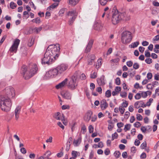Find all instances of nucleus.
<instances>
[{"mask_svg": "<svg viewBox=\"0 0 159 159\" xmlns=\"http://www.w3.org/2000/svg\"><path fill=\"white\" fill-rule=\"evenodd\" d=\"M15 95V91L12 87H7L3 91L0 95V105L2 111L7 112L10 110L12 105L10 98Z\"/></svg>", "mask_w": 159, "mask_h": 159, "instance_id": "1", "label": "nucleus"}, {"mask_svg": "<svg viewBox=\"0 0 159 159\" xmlns=\"http://www.w3.org/2000/svg\"><path fill=\"white\" fill-rule=\"evenodd\" d=\"M60 50L59 44L50 45L46 49L43 58L41 59L42 64H51L58 57Z\"/></svg>", "mask_w": 159, "mask_h": 159, "instance_id": "2", "label": "nucleus"}, {"mask_svg": "<svg viewBox=\"0 0 159 159\" xmlns=\"http://www.w3.org/2000/svg\"><path fill=\"white\" fill-rule=\"evenodd\" d=\"M38 68L37 65L34 63L29 64V70H27V67L23 66L21 68L22 74L25 79H28L31 77L36 73Z\"/></svg>", "mask_w": 159, "mask_h": 159, "instance_id": "3", "label": "nucleus"}, {"mask_svg": "<svg viewBox=\"0 0 159 159\" xmlns=\"http://www.w3.org/2000/svg\"><path fill=\"white\" fill-rule=\"evenodd\" d=\"M112 12L113 13L111 21L114 25H116L122 20L124 19L126 16L125 13L119 12L117 10Z\"/></svg>", "mask_w": 159, "mask_h": 159, "instance_id": "4", "label": "nucleus"}, {"mask_svg": "<svg viewBox=\"0 0 159 159\" xmlns=\"http://www.w3.org/2000/svg\"><path fill=\"white\" fill-rule=\"evenodd\" d=\"M79 75L77 73H75L69 81L67 86L68 88L72 90L75 89L78 84V79Z\"/></svg>", "mask_w": 159, "mask_h": 159, "instance_id": "5", "label": "nucleus"}, {"mask_svg": "<svg viewBox=\"0 0 159 159\" xmlns=\"http://www.w3.org/2000/svg\"><path fill=\"white\" fill-rule=\"evenodd\" d=\"M131 33L129 31H125L122 34L121 40L122 42L125 44L130 43L132 39Z\"/></svg>", "mask_w": 159, "mask_h": 159, "instance_id": "6", "label": "nucleus"}, {"mask_svg": "<svg viewBox=\"0 0 159 159\" xmlns=\"http://www.w3.org/2000/svg\"><path fill=\"white\" fill-rule=\"evenodd\" d=\"M78 13L75 10H72L69 11L66 15V16H70L69 20V24L71 25L76 18Z\"/></svg>", "mask_w": 159, "mask_h": 159, "instance_id": "7", "label": "nucleus"}, {"mask_svg": "<svg viewBox=\"0 0 159 159\" xmlns=\"http://www.w3.org/2000/svg\"><path fill=\"white\" fill-rule=\"evenodd\" d=\"M58 74V70L57 68L52 69L47 72L44 76L45 77L48 79L55 77Z\"/></svg>", "mask_w": 159, "mask_h": 159, "instance_id": "8", "label": "nucleus"}, {"mask_svg": "<svg viewBox=\"0 0 159 159\" xmlns=\"http://www.w3.org/2000/svg\"><path fill=\"white\" fill-rule=\"evenodd\" d=\"M68 68V65L66 64H61L56 67L58 70V74L63 73Z\"/></svg>", "mask_w": 159, "mask_h": 159, "instance_id": "9", "label": "nucleus"}, {"mask_svg": "<svg viewBox=\"0 0 159 159\" xmlns=\"http://www.w3.org/2000/svg\"><path fill=\"white\" fill-rule=\"evenodd\" d=\"M20 42V40L19 39H16L14 41L13 44L10 48V51L11 52H16Z\"/></svg>", "mask_w": 159, "mask_h": 159, "instance_id": "10", "label": "nucleus"}, {"mask_svg": "<svg viewBox=\"0 0 159 159\" xmlns=\"http://www.w3.org/2000/svg\"><path fill=\"white\" fill-rule=\"evenodd\" d=\"M61 94L62 97L65 99L70 100L71 98L72 94L69 91L62 92Z\"/></svg>", "mask_w": 159, "mask_h": 159, "instance_id": "11", "label": "nucleus"}, {"mask_svg": "<svg viewBox=\"0 0 159 159\" xmlns=\"http://www.w3.org/2000/svg\"><path fill=\"white\" fill-rule=\"evenodd\" d=\"M53 117L57 120H61L62 121H64V116L63 114H61L59 112L55 113L53 115Z\"/></svg>", "mask_w": 159, "mask_h": 159, "instance_id": "12", "label": "nucleus"}, {"mask_svg": "<svg viewBox=\"0 0 159 159\" xmlns=\"http://www.w3.org/2000/svg\"><path fill=\"white\" fill-rule=\"evenodd\" d=\"M92 115V111L90 110L88 111L85 114L84 117V120L86 122H88L90 120Z\"/></svg>", "mask_w": 159, "mask_h": 159, "instance_id": "13", "label": "nucleus"}, {"mask_svg": "<svg viewBox=\"0 0 159 159\" xmlns=\"http://www.w3.org/2000/svg\"><path fill=\"white\" fill-rule=\"evenodd\" d=\"M88 57L87 63L89 65H92L94 62L95 56L94 54L89 55L88 56Z\"/></svg>", "mask_w": 159, "mask_h": 159, "instance_id": "14", "label": "nucleus"}, {"mask_svg": "<svg viewBox=\"0 0 159 159\" xmlns=\"http://www.w3.org/2000/svg\"><path fill=\"white\" fill-rule=\"evenodd\" d=\"M93 41L92 39H90L84 51V52L87 53L90 51L91 48L92 46Z\"/></svg>", "mask_w": 159, "mask_h": 159, "instance_id": "15", "label": "nucleus"}, {"mask_svg": "<svg viewBox=\"0 0 159 159\" xmlns=\"http://www.w3.org/2000/svg\"><path fill=\"white\" fill-rule=\"evenodd\" d=\"M100 107L102 110H104L108 106V104L105 99L102 100L100 102Z\"/></svg>", "mask_w": 159, "mask_h": 159, "instance_id": "16", "label": "nucleus"}, {"mask_svg": "<svg viewBox=\"0 0 159 159\" xmlns=\"http://www.w3.org/2000/svg\"><path fill=\"white\" fill-rule=\"evenodd\" d=\"M97 80L98 84L100 86H103L105 84L104 76L103 75L101 76L100 78H97Z\"/></svg>", "mask_w": 159, "mask_h": 159, "instance_id": "17", "label": "nucleus"}, {"mask_svg": "<svg viewBox=\"0 0 159 159\" xmlns=\"http://www.w3.org/2000/svg\"><path fill=\"white\" fill-rule=\"evenodd\" d=\"M68 79L67 78L65 79L63 81L59 84L56 86V88L58 89L64 87L66 84Z\"/></svg>", "mask_w": 159, "mask_h": 159, "instance_id": "18", "label": "nucleus"}, {"mask_svg": "<svg viewBox=\"0 0 159 159\" xmlns=\"http://www.w3.org/2000/svg\"><path fill=\"white\" fill-rule=\"evenodd\" d=\"M94 28L96 30L98 31H100L102 29V25L101 23L99 22H97L94 24Z\"/></svg>", "mask_w": 159, "mask_h": 159, "instance_id": "19", "label": "nucleus"}, {"mask_svg": "<svg viewBox=\"0 0 159 159\" xmlns=\"http://www.w3.org/2000/svg\"><path fill=\"white\" fill-rule=\"evenodd\" d=\"M21 110V107L20 106L17 107L15 110V118L16 120H17L19 118V115Z\"/></svg>", "mask_w": 159, "mask_h": 159, "instance_id": "20", "label": "nucleus"}, {"mask_svg": "<svg viewBox=\"0 0 159 159\" xmlns=\"http://www.w3.org/2000/svg\"><path fill=\"white\" fill-rule=\"evenodd\" d=\"M81 141L82 138L81 137H80L77 139H74L73 144L75 147L78 146L81 143Z\"/></svg>", "mask_w": 159, "mask_h": 159, "instance_id": "21", "label": "nucleus"}, {"mask_svg": "<svg viewBox=\"0 0 159 159\" xmlns=\"http://www.w3.org/2000/svg\"><path fill=\"white\" fill-rule=\"evenodd\" d=\"M52 153L49 151H48L46 152L43 155L44 159H51L50 157Z\"/></svg>", "mask_w": 159, "mask_h": 159, "instance_id": "22", "label": "nucleus"}, {"mask_svg": "<svg viewBox=\"0 0 159 159\" xmlns=\"http://www.w3.org/2000/svg\"><path fill=\"white\" fill-rule=\"evenodd\" d=\"M71 154L73 157H70V159H75L78 155H80V153L78 152L73 151L72 152Z\"/></svg>", "mask_w": 159, "mask_h": 159, "instance_id": "23", "label": "nucleus"}, {"mask_svg": "<svg viewBox=\"0 0 159 159\" xmlns=\"http://www.w3.org/2000/svg\"><path fill=\"white\" fill-rule=\"evenodd\" d=\"M58 5V3L55 2L50 6L48 8L47 10L49 11L52 10L53 9H54L56 7H57Z\"/></svg>", "mask_w": 159, "mask_h": 159, "instance_id": "24", "label": "nucleus"}, {"mask_svg": "<svg viewBox=\"0 0 159 159\" xmlns=\"http://www.w3.org/2000/svg\"><path fill=\"white\" fill-rule=\"evenodd\" d=\"M139 44V42L137 41L132 43L131 44L129 45V47L131 48H134L137 47Z\"/></svg>", "mask_w": 159, "mask_h": 159, "instance_id": "25", "label": "nucleus"}, {"mask_svg": "<svg viewBox=\"0 0 159 159\" xmlns=\"http://www.w3.org/2000/svg\"><path fill=\"white\" fill-rule=\"evenodd\" d=\"M70 4L75 5H76L79 1V0H68Z\"/></svg>", "mask_w": 159, "mask_h": 159, "instance_id": "26", "label": "nucleus"}, {"mask_svg": "<svg viewBox=\"0 0 159 159\" xmlns=\"http://www.w3.org/2000/svg\"><path fill=\"white\" fill-rule=\"evenodd\" d=\"M112 0H99L100 4L103 6L105 5L108 2L111 1Z\"/></svg>", "mask_w": 159, "mask_h": 159, "instance_id": "27", "label": "nucleus"}, {"mask_svg": "<svg viewBox=\"0 0 159 159\" xmlns=\"http://www.w3.org/2000/svg\"><path fill=\"white\" fill-rule=\"evenodd\" d=\"M102 64V59H99L97 61L96 67L97 69L99 68L101 66Z\"/></svg>", "mask_w": 159, "mask_h": 159, "instance_id": "28", "label": "nucleus"}, {"mask_svg": "<svg viewBox=\"0 0 159 159\" xmlns=\"http://www.w3.org/2000/svg\"><path fill=\"white\" fill-rule=\"evenodd\" d=\"M32 21L33 22H35V23H36V24H39L40 23L41 20L39 18L37 17L35 19H33L32 20Z\"/></svg>", "mask_w": 159, "mask_h": 159, "instance_id": "29", "label": "nucleus"}, {"mask_svg": "<svg viewBox=\"0 0 159 159\" xmlns=\"http://www.w3.org/2000/svg\"><path fill=\"white\" fill-rule=\"evenodd\" d=\"M67 11V9L66 8H62L60 10L59 12V15L62 16L64 13Z\"/></svg>", "mask_w": 159, "mask_h": 159, "instance_id": "30", "label": "nucleus"}, {"mask_svg": "<svg viewBox=\"0 0 159 159\" xmlns=\"http://www.w3.org/2000/svg\"><path fill=\"white\" fill-rule=\"evenodd\" d=\"M97 77V73L96 72H94L93 73L92 72L90 75V77L92 79H95Z\"/></svg>", "mask_w": 159, "mask_h": 159, "instance_id": "31", "label": "nucleus"}, {"mask_svg": "<svg viewBox=\"0 0 159 159\" xmlns=\"http://www.w3.org/2000/svg\"><path fill=\"white\" fill-rule=\"evenodd\" d=\"M131 125L129 124H127L125 125L124 130L125 131L129 130L130 129Z\"/></svg>", "mask_w": 159, "mask_h": 159, "instance_id": "32", "label": "nucleus"}, {"mask_svg": "<svg viewBox=\"0 0 159 159\" xmlns=\"http://www.w3.org/2000/svg\"><path fill=\"white\" fill-rule=\"evenodd\" d=\"M112 139L111 141L117 138L118 137V134L116 132H115L114 133L112 134Z\"/></svg>", "mask_w": 159, "mask_h": 159, "instance_id": "33", "label": "nucleus"}, {"mask_svg": "<svg viewBox=\"0 0 159 159\" xmlns=\"http://www.w3.org/2000/svg\"><path fill=\"white\" fill-rule=\"evenodd\" d=\"M16 6V4L13 2H12L10 3V7L12 9H15Z\"/></svg>", "mask_w": 159, "mask_h": 159, "instance_id": "34", "label": "nucleus"}, {"mask_svg": "<svg viewBox=\"0 0 159 159\" xmlns=\"http://www.w3.org/2000/svg\"><path fill=\"white\" fill-rule=\"evenodd\" d=\"M120 154V152L119 151H116L114 153V156L116 158L119 157Z\"/></svg>", "mask_w": 159, "mask_h": 159, "instance_id": "35", "label": "nucleus"}, {"mask_svg": "<svg viewBox=\"0 0 159 159\" xmlns=\"http://www.w3.org/2000/svg\"><path fill=\"white\" fill-rule=\"evenodd\" d=\"M111 95V93L110 90H107L106 92L105 96L107 98H109Z\"/></svg>", "mask_w": 159, "mask_h": 159, "instance_id": "36", "label": "nucleus"}, {"mask_svg": "<svg viewBox=\"0 0 159 159\" xmlns=\"http://www.w3.org/2000/svg\"><path fill=\"white\" fill-rule=\"evenodd\" d=\"M94 145H95L96 147H95L97 148L96 146L97 145L96 144H95ZM103 147V143L102 142H99L98 144L97 145V147L99 148H102Z\"/></svg>", "mask_w": 159, "mask_h": 159, "instance_id": "37", "label": "nucleus"}, {"mask_svg": "<svg viewBox=\"0 0 159 159\" xmlns=\"http://www.w3.org/2000/svg\"><path fill=\"white\" fill-rule=\"evenodd\" d=\"M147 146V143L146 141L143 142L141 145L140 147L141 149H144Z\"/></svg>", "mask_w": 159, "mask_h": 159, "instance_id": "38", "label": "nucleus"}, {"mask_svg": "<svg viewBox=\"0 0 159 159\" xmlns=\"http://www.w3.org/2000/svg\"><path fill=\"white\" fill-rule=\"evenodd\" d=\"M72 138L71 137H70L68 139L67 142L66 143V144L71 145L72 141Z\"/></svg>", "mask_w": 159, "mask_h": 159, "instance_id": "39", "label": "nucleus"}, {"mask_svg": "<svg viewBox=\"0 0 159 159\" xmlns=\"http://www.w3.org/2000/svg\"><path fill=\"white\" fill-rule=\"evenodd\" d=\"M23 16L26 19L28 18L29 16V15L28 12L26 11H25L23 12Z\"/></svg>", "mask_w": 159, "mask_h": 159, "instance_id": "40", "label": "nucleus"}, {"mask_svg": "<svg viewBox=\"0 0 159 159\" xmlns=\"http://www.w3.org/2000/svg\"><path fill=\"white\" fill-rule=\"evenodd\" d=\"M139 67V65L137 63H134L133 65V68L135 69H137Z\"/></svg>", "mask_w": 159, "mask_h": 159, "instance_id": "41", "label": "nucleus"}, {"mask_svg": "<svg viewBox=\"0 0 159 159\" xmlns=\"http://www.w3.org/2000/svg\"><path fill=\"white\" fill-rule=\"evenodd\" d=\"M119 110L122 114H123L125 112V109L121 107H120L119 108Z\"/></svg>", "mask_w": 159, "mask_h": 159, "instance_id": "42", "label": "nucleus"}, {"mask_svg": "<svg viewBox=\"0 0 159 159\" xmlns=\"http://www.w3.org/2000/svg\"><path fill=\"white\" fill-rule=\"evenodd\" d=\"M139 102H140L137 101L134 103V106L135 108L138 109L140 107V106L139 105Z\"/></svg>", "mask_w": 159, "mask_h": 159, "instance_id": "43", "label": "nucleus"}, {"mask_svg": "<svg viewBox=\"0 0 159 159\" xmlns=\"http://www.w3.org/2000/svg\"><path fill=\"white\" fill-rule=\"evenodd\" d=\"M134 125L135 127L138 128L141 125V124L139 122H137L134 124Z\"/></svg>", "mask_w": 159, "mask_h": 159, "instance_id": "44", "label": "nucleus"}, {"mask_svg": "<svg viewBox=\"0 0 159 159\" xmlns=\"http://www.w3.org/2000/svg\"><path fill=\"white\" fill-rule=\"evenodd\" d=\"M145 62L148 64H150L152 62V60L151 58H147L145 60Z\"/></svg>", "mask_w": 159, "mask_h": 159, "instance_id": "45", "label": "nucleus"}, {"mask_svg": "<svg viewBox=\"0 0 159 159\" xmlns=\"http://www.w3.org/2000/svg\"><path fill=\"white\" fill-rule=\"evenodd\" d=\"M120 95L122 98H125L127 96V93L125 92H122L121 93Z\"/></svg>", "mask_w": 159, "mask_h": 159, "instance_id": "46", "label": "nucleus"}, {"mask_svg": "<svg viewBox=\"0 0 159 159\" xmlns=\"http://www.w3.org/2000/svg\"><path fill=\"white\" fill-rule=\"evenodd\" d=\"M93 127L92 125H90L89 127V130L90 133H92L93 131Z\"/></svg>", "mask_w": 159, "mask_h": 159, "instance_id": "47", "label": "nucleus"}, {"mask_svg": "<svg viewBox=\"0 0 159 159\" xmlns=\"http://www.w3.org/2000/svg\"><path fill=\"white\" fill-rule=\"evenodd\" d=\"M116 84L117 85H119L120 84V80L119 78L117 77L115 80Z\"/></svg>", "mask_w": 159, "mask_h": 159, "instance_id": "48", "label": "nucleus"}, {"mask_svg": "<svg viewBox=\"0 0 159 159\" xmlns=\"http://www.w3.org/2000/svg\"><path fill=\"white\" fill-rule=\"evenodd\" d=\"M145 55L146 57H150L151 56L150 53L148 50H146L145 52Z\"/></svg>", "mask_w": 159, "mask_h": 159, "instance_id": "49", "label": "nucleus"}, {"mask_svg": "<svg viewBox=\"0 0 159 159\" xmlns=\"http://www.w3.org/2000/svg\"><path fill=\"white\" fill-rule=\"evenodd\" d=\"M136 118L139 120H142L143 117L141 115L139 114H137L136 115Z\"/></svg>", "mask_w": 159, "mask_h": 159, "instance_id": "50", "label": "nucleus"}, {"mask_svg": "<svg viewBox=\"0 0 159 159\" xmlns=\"http://www.w3.org/2000/svg\"><path fill=\"white\" fill-rule=\"evenodd\" d=\"M133 64L132 61H128L126 62V65L129 67H131L132 66Z\"/></svg>", "mask_w": 159, "mask_h": 159, "instance_id": "51", "label": "nucleus"}, {"mask_svg": "<svg viewBox=\"0 0 159 159\" xmlns=\"http://www.w3.org/2000/svg\"><path fill=\"white\" fill-rule=\"evenodd\" d=\"M141 97V96L140 93H137L134 96L135 99L138 100Z\"/></svg>", "mask_w": 159, "mask_h": 159, "instance_id": "52", "label": "nucleus"}, {"mask_svg": "<svg viewBox=\"0 0 159 159\" xmlns=\"http://www.w3.org/2000/svg\"><path fill=\"white\" fill-rule=\"evenodd\" d=\"M42 29V28L40 27L38 28H35L34 30L37 33H38Z\"/></svg>", "mask_w": 159, "mask_h": 159, "instance_id": "53", "label": "nucleus"}, {"mask_svg": "<svg viewBox=\"0 0 159 159\" xmlns=\"http://www.w3.org/2000/svg\"><path fill=\"white\" fill-rule=\"evenodd\" d=\"M91 121L93 122H95L97 119V116L96 115H94L92 117L91 116Z\"/></svg>", "mask_w": 159, "mask_h": 159, "instance_id": "54", "label": "nucleus"}, {"mask_svg": "<svg viewBox=\"0 0 159 159\" xmlns=\"http://www.w3.org/2000/svg\"><path fill=\"white\" fill-rule=\"evenodd\" d=\"M152 74L151 73H148L147 74V78L148 80H150L152 78Z\"/></svg>", "mask_w": 159, "mask_h": 159, "instance_id": "55", "label": "nucleus"}, {"mask_svg": "<svg viewBox=\"0 0 159 159\" xmlns=\"http://www.w3.org/2000/svg\"><path fill=\"white\" fill-rule=\"evenodd\" d=\"M154 79L156 80H159V74L157 73L155 74L154 76Z\"/></svg>", "mask_w": 159, "mask_h": 159, "instance_id": "56", "label": "nucleus"}, {"mask_svg": "<svg viewBox=\"0 0 159 159\" xmlns=\"http://www.w3.org/2000/svg\"><path fill=\"white\" fill-rule=\"evenodd\" d=\"M57 125L60 127L62 129H64L65 128L64 126L62 125L61 123L60 122H58Z\"/></svg>", "mask_w": 159, "mask_h": 159, "instance_id": "57", "label": "nucleus"}, {"mask_svg": "<svg viewBox=\"0 0 159 159\" xmlns=\"http://www.w3.org/2000/svg\"><path fill=\"white\" fill-rule=\"evenodd\" d=\"M7 36L6 35L4 36L0 41V45H1L6 39Z\"/></svg>", "mask_w": 159, "mask_h": 159, "instance_id": "58", "label": "nucleus"}, {"mask_svg": "<svg viewBox=\"0 0 159 159\" xmlns=\"http://www.w3.org/2000/svg\"><path fill=\"white\" fill-rule=\"evenodd\" d=\"M20 150L21 152L23 154H25L26 153V150L24 148H21L20 149Z\"/></svg>", "mask_w": 159, "mask_h": 159, "instance_id": "59", "label": "nucleus"}, {"mask_svg": "<svg viewBox=\"0 0 159 159\" xmlns=\"http://www.w3.org/2000/svg\"><path fill=\"white\" fill-rule=\"evenodd\" d=\"M128 102L125 101V102H124L122 103V105L123 107H126L128 106Z\"/></svg>", "mask_w": 159, "mask_h": 159, "instance_id": "60", "label": "nucleus"}, {"mask_svg": "<svg viewBox=\"0 0 159 159\" xmlns=\"http://www.w3.org/2000/svg\"><path fill=\"white\" fill-rule=\"evenodd\" d=\"M90 87L91 90L93 91L95 88V85L93 83H91L90 84Z\"/></svg>", "mask_w": 159, "mask_h": 159, "instance_id": "61", "label": "nucleus"}, {"mask_svg": "<svg viewBox=\"0 0 159 159\" xmlns=\"http://www.w3.org/2000/svg\"><path fill=\"white\" fill-rule=\"evenodd\" d=\"M121 87L119 86H117L116 87L115 89V90L118 93L120 92L121 90Z\"/></svg>", "mask_w": 159, "mask_h": 159, "instance_id": "62", "label": "nucleus"}, {"mask_svg": "<svg viewBox=\"0 0 159 159\" xmlns=\"http://www.w3.org/2000/svg\"><path fill=\"white\" fill-rule=\"evenodd\" d=\"M140 143V142L139 140L136 139L135 140L134 143L135 145L138 146L139 145Z\"/></svg>", "mask_w": 159, "mask_h": 159, "instance_id": "63", "label": "nucleus"}, {"mask_svg": "<svg viewBox=\"0 0 159 159\" xmlns=\"http://www.w3.org/2000/svg\"><path fill=\"white\" fill-rule=\"evenodd\" d=\"M140 158L142 159L145 158L146 157V154L145 152H143L140 155Z\"/></svg>", "mask_w": 159, "mask_h": 159, "instance_id": "64", "label": "nucleus"}]
</instances>
